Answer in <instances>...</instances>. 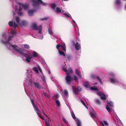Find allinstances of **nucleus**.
Here are the masks:
<instances>
[{
    "mask_svg": "<svg viewBox=\"0 0 126 126\" xmlns=\"http://www.w3.org/2000/svg\"><path fill=\"white\" fill-rule=\"evenodd\" d=\"M11 46L13 48L14 50L15 51L18 52L22 55L26 57V60L28 63L30 62V60L32 59L33 57H37L38 56V54L35 51H33L32 55L25 53L23 50L21 48H19L16 45H12Z\"/></svg>",
    "mask_w": 126,
    "mask_h": 126,
    "instance_id": "f257e3e1",
    "label": "nucleus"
},
{
    "mask_svg": "<svg viewBox=\"0 0 126 126\" xmlns=\"http://www.w3.org/2000/svg\"><path fill=\"white\" fill-rule=\"evenodd\" d=\"M63 70L66 73V76L65 78L66 82L67 84H69L72 79L71 77L69 76V73L72 74L73 73V70L71 68H70L68 70L64 69H63Z\"/></svg>",
    "mask_w": 126,
    "mask_h": 126,
    "instance_id": "f03ea898",
    "label": "nucleus"
},
{
    "mask_svg": "<svg viewBox=\"0 0 126 126\" xmlns=\"http://www.w3.org/2000/svg\"><path fill=\"white\" fill-rule=\"evenodd\" d=\"M13 36H9V37L8 38V39L7 40V41H5L3 40H2L1 41V42L2 43L4 44L6 46H7V45H10L11 46V44L9 42L11 40L12 38L13 37Z\"/></svg>",
    "mask_w": 126,
    "mask_h": 126,
    "instance_id": "7ed1b4c3",
    "label": "nucleus"
},
{
    "mask_svg": "<svg viewBox=\"0 0 126 126\" xmlns=\"http://www.w3.org/2000/svg\"><path fill=\"white\" fill-rule=\"evenodd\" d=\"M91 77L92 78L94 79H97L99 81L101 84H103V83L102 82L98 76H96L95 75H91Z\"/></svg>",
    "mask_w": 126,
    "mask_h": 126,
    "instance_id": "20e7f679",
    "label": "nucleus"
},
{
    "mask_svg": "<svg viewBox=\"0 0 126 126\" xmlns=\"http://www.w3.org/2000/svg\"><path fill=\"white\" fill-rule=\"evenodd\" d=\"M33 84L34 85L35 87L37 88L38 89H41L42 88V86L38 82H34Z\"/></svg>",
    "mask_w": 126,
    "mask_h": 126,
    "instance_id": "39448f33",
    "label": "nucleus"
},
{
    "mask_svg": "<svg viewBox=\"0 0 126 126\" xmlns=\"http://www.w3.org/2000/svg\"><path fill=\"white\" fill-rule=\"evenodd\" d=\"M31 28L34 30H37L38 29V27L37 24L35 23H33L32 24Z\"/></svg>",
    "mask_w": 126,
    "mask_h": 126,
    "instance_id": "423d86ee",
    "label": "nucleus"
},
{
    "mask_svg": "<svg viewBox=\"0 0 126 126\" xmlns=\"http://www.w3.org/2000/svg\"><path fill=\"white\" fill-rule=\"evenodd\" d=\"M37 0H32V2L33 3V7L38 6H39V3L37 2Z\"/></svg>",
    "mask_w": 126,
    "mask_h": 126,
    "instance_id": "0eeeda50",
    "label": "nucleus"
},
{
    "mask_svg": "<svg viewBox=\"0 0 126 126\" xmlns=\"http://www.w3.org/2000/svg\"><path fill=\"white\" fill-rule=\"evenodd\" d=\"M34 10H29L28 11V13L29 15L30 16H32L33 15V13L35 11Z\"/></svg>",
    "mask_w": 126,
    "mask_h": 126,
    "instance_id": "6e6552de",
    "label": "nucleus"
},
{
    "mask_svg": "<svg viewBox=\"0 0 126 126\" xmlns=\"http://www.w3.org/2000/svg\"><path fill=\"white\" fill-rule=\"evenodd\" d=\"M75 48L76 49L78 50L80 48V45L77 42L75 46Z\"/></svg>",
    "mask_w": 126,
    "mask_h": 126,
    "instance_id": "1a4fd4ad",
    "label": "nucleus"
},
{
    "mask_svg": "<svg viewBox=\"0 0 126 126\" xmlns=\"http://www.w3.org/2000/svg\"><path fill=\"white\" fill-rule=\"evenodd\" d=\"M84 85L86 88H88L89 87L90 85L88 81H86L84 82Z\"/></svg>",
    "mask_w": 126,
    "mask_h": 126,
    "instance_id": "9d476101",
    "label": "nucleus"
},
{
    "mask_svg": "<svg viewBox=\"0 0 126 126\" xmlns=\"http://www.w3.org/2000/svg\"><path fill=\"white\" fill-rule=\"evenodd\" d=\"M20 4L25 9H27L29 7L28 5V4H25L21 3H20Z\"/></svg>",
    "mask_w": 126,
    "mask_h": 126,
    "instance_id": "9b49d317",
    "label": "nucleus"
},
{
    "mask_svg": "<svg viewBox=\"0 0 126 126\" xmlns=\"http://www.w3.org/2000/svg\"><path fill=\"white\" fill-rule=\"evenodd\" d=\"M72 88L73 89V90L74 93L76 94H78V90L76 88V87L74 86H73Z\"/></svg>",
    "mask_w": 126,
    "mask_h": 126,
    "instance_id": "f8f14e48",
    "label": "nucleus"
},
{
    "mask_svg": "<svg viewBox=\"0 0 126 126\" xmlns=\"http://www.w3.org/2000/svg\"><path fill=\"white\" fill-rule=\"evenodd\" d=\"M90 89L91 90L98 91V89L97 87L95 86H94L93 87H91Z\"/></svg>",
    "mask_w": 126,
    "mask_h": 126,
    "instance_id": "ddd939ff",
    "label": "nucleus"
},
{
    "mask_svg": "<svg viewBox=\"0 0 126 126\" xmlns=\"http://www.w3.org/2000/svg\"><path fill=\"white\" fill-rule=\"evenodd\" d=\"M110 81L111 83H115L117 82V79H114L113 78H110Z\"/></svg>",
    "mask_w": 126,
    "mask_h": 126,
    "instance_id": "4468645a",
    "label": "nucleus"
},
{
    "mask_svg": "<svg viewBox=\"0 0 126 126\" xmlns=\"http://www.w3.org/2000/svg\"><path fill=\"white\" fill-rule=\"evenodd\" d=\"M106 109L109 113H110L112 111H113V110L112 109H110L108 105L106 106Z\"/></svg>",
    "mask_w": 126,
    "mask_h": 126,
    "instance_id": "2eb2a0df",
    "label": "nucleus"
},
{
    "mask_svg": "<svg viewBox=\"0 0 126 126\" xmlns=\"http://www.w3.org/2000/svg\"><path fill=\"white\" fill-rule=\"evenodd\" d=\"M75 73L76 75H77L79 78H81V76L78 70L76 69V70Z\"/></svg>",
    "mask_w": 126,
    "mask_h": 126,
    "instance_id": "dca6fc26",
    "label": "nucleus"
},
{
    "mask_svg": "<svg viewBox=\"0 0 126 126\" xmlns=\"http://www.w3.org/2000/svg\"><path fill=\"white\" fill-rule=\"evenodd\" d=\"M56 5L54 3H52L51 4V6L52 9L53 10H55V8L56 7Z\"/></svg>",
    "mask_w": 126,
    "mask_h": 126,
    "instance_id": "f3484780",
    "label": "nucleus"
},
{
    "mask_svg": "<svg viewBox=\"0 0 126 126\" xmlns=\"http://www.w3.org/2000/svg\"><path fill=\"white\" fill-rule=\"evenodd\" d=\"M73 78H72V80H74L75 81H77L78 79V78L77 77L74 75H73L72 76Z\"/></svg>",
    "mask_w": 126,
    "mask_h": 126,
    "instance_id": "a211bd4d",
    "label": "nucleus"
},
{
    "mask_svg": "<svg viewBox=\"0 0 126 126\" xmlns=\"http://www.w3.org/2000/svg\"><path fill=\"white\" fill-rule=\"evenodd\" d=\"M96 115V113L94 111L91 113V117H95Z\"/></svg>",
    "mask_w": 126,
    "mask_h": 126,
    "instance_id": "6ab92c4d",
    "label": "nucleus"
},
{
    "mask_svg": "<svg viewBox=\"0 0 126 126\" xmlns=\"http://www.w3.org/2000/svg\"><path fill=\"white\" fill-rule=\"evenodd\" d=\"M59 53L60 55H62L63 56H65V55L64 52L63 51H61L59 49Z\"/></svg>",
    "mask_w": 126,
    "mask_h": 126,
    "instance_id": "aec40b11",
    "label": "nucleus"
},
{
    "mask_svg": "<svg viewBox=\"0 0 126 126\" xmlns=\"http://www.w3.org/2000/svg\"><path fill=\"white\" fill-rule=\"evenodd\" d=\"M55 12L57 13H60L61 12V10L58 7H57L56 8V9Z\"/></svg>",
    "mask_w": 126,
    "mask_h": 126,
    "instance_id": "412c9836",
    "label": "nucleus"
},
{
    "mask_svg": "<svg viewBox=\"0 0 126 126\" xmlns=\"http://www.w3.org/2000/svg\"><path fill=\"white\" fill-rule=\"evenodd\" d=\"M77 126H81V123L80 120L77 119Z\"/></svg>",
    "mask_w": 126,
    "mask_h": 126,
    "instance_id": "4be33fe9",
    "label": "nucleus"
},
{
    "mask_svg": "<svg viewBox=\"0 0 126 126\" xmlns=\"http://www.w3.org/2000/svg\"><path fill=\"white\" fill-rule=\"evenodd\" d=\"M40 112H37L36 113L38 116L43 120H44V119L41 115Z\"/></svg>",
    "mask_w": 126,
    "mask_h": 126,
    "instance_id": "5701e85b",
    "label": "nucleus"
},
{
    "mask_svg": "<svg viewBox=\"0 0 126 126\" xmlns=\"http://www.w3.org/2000/svg\"><path fill=\"white\" fill-rule=\"evenodd\" d=\"M103 96H101L100 97L103 100H105L107 98L106 95L104 94H103Z\"/></svg>",
    "mask_w": 126,
    "mask_h": 126,
    "instance_id": "b1692460",
    "label": "nucleus"
},
{
    "mask_svg": "<svg viewBox=\"0 0 126 126\" xmlns=\"http://www.w3.org/2000/svg\"><path fill=\"white\" fill-rule=\"evenodd\" d=\"M24 47L27 49H29L30 48V46L27 44H24Z\"/></svg>",
    "mask_w": 126,
    "mask_h": 126,
    "instance_id": "393cba45",
    "label": "nucleus"
},
{
    "mask_svg": "<svg viewBox=\"0 0 126 126\" xmlns=\"http://www.w3.org/2000/svg\"><path fill=\"white\" fill-rule=\"evenodd\" d=\"M63 92L65 96H67L68 95V92L66 90H64Z\"/></svg>",
    "mask_w": 126,
    "mask_h": 126,
    "instance_id": "a878e982",
    "label": "nucleus"
},
{
    "mask_svg": "<svg viewBox=\"0 0 126 126\" xmlns=\"http://www.w3.org/2000/svg\"><path fill=\"white\" fill-rule=\"evenodd\" d=\"M71 115L72 118L74 119H76V117L75 116L74 114L73 111L71 112Z\"/></svg>",
    "mask_w": 126,
    "mask_h": 126,
    "instance_id": "bb28decb",
    "label": "nucleus"
},
{
    "mask_svg": "<svg viewBox=\"0 0 126 126\" xmlns=\"http://www.w3.org/2000/svg\"><path fill=\"white\" fill-rule=\"evenodd\" d=\"M56 103L57 104V106L59 107L60 106V102L58 100H56L55 101Z\"/></svg>",
    "mask_w": 126,
    "mask_h": 126,
    "instance_id": "cd10ccee",
    "label": "nucleus"
},
{
    "mask_svg": "<svg viewBox=\"0 0 126 126\" xmlns=\"http://www.w3.org/2000/svg\"><path fill=\"white\" fill-rule=\"evenodd\" d=\"M41 4L43 5H45L46 4V3L43 2L41 0H37Z\"/></svg>",
    "mask_w": 126,
    "mask_h": 126,
    "instance_id": "c85d7f7f",
    "label": "nucleus"
},
{
    "mask_svg": "<svg viewBox=\"0 0 126 126\" xmlns=\"http://www.w3.org/2000/svg\"><path fill=\"white\" fill-rule=\"evenodd\" d=\"M33 70L36 73H39L38 71L37 68L36 67H34L33 69Z\"/></svg>",
    "mask_w": 126,
    "mask_h": 126,
    "instance_id": "c756f323",
    "label": "nucleus"
},
{
    "mask_svg": "<svg viewBox=\"0 0 126 126\" xmlns=\"http://www.w3.org/2000/svg\"><path fill=\"white\" fill-rule=\"evenodd\" d=\"M20 24L22 25L25 26L26 24V23L24 21H21Z\"/></svg>",
    "mask_w": 126,
    "mask_h": 126,
    "instance_id": "7c9ffc66",
    "label": "nucleus"
},
{
    "mask_svg": "<svg viewBox=\"0 0 126 126\" xmlns=\"http://www.w3.org/2000/svg\"><path fill=\"white\" fill-rule=\"evenodd\" d=\"M108 104L110 106L113 107V103L111 101H109L108 102Z\"/></svg>",
    "mask_w": 126,
    "mask_h": 126,
    "instance_id": "2f4dec72",
    "label": "nucleus"
},
{
    "mask_svg": "<svg viewBox=\"0 0 126 126\" xmlns=\"http://www.w3.org/2000/svg\"><path fill=\"white\" fill-rule=\"evenodd\" d=\"M20 3H18V5H20V6H19V8L18 10L19 11H21L22 9V8L23 7L21 5V4H20Z\"/></svg>",
    "mask_w": 126,
    "mask_h": 126,
    "instance_id": "473e14b6",
    "label": "nucleus"
},
{
    "mask_svg": "<svg viewBox=\"0 0 126 126\" xmlns=\"http://www.w3.org/2000/svg\"><path fill=\"white\" fill-rule=\"evenodd\" d=\"M61 47L62 48L63 50L64 51H66V48H65V46H64L62 45H61Z\"/></svg>",
    "mask_w": 126,
    "mask_h": 126,
    "instance_id": "72a5a7b5",
    "label": "nucleus"
},
{
    "mask_svg": "<svg viewBox=\"0 0 126 126\" xmlns=\"http://www.w3.org/2000/svg\"><path fill=\"white\" fill-rule=\"evenodd\" d=\"M97 94L99 96H101L102 95L104 94L103 93H102L100 91L98 92L97 93Z\"/></svg>",
    "mask_w": 126,
    "mask_h": 126,
    "instance_id": "f704fd0d",
    "label": "nucleus"
},
{
    "mask_svg": "<svg viewBox=\"0 0 126 126\" xmlns=\"http://www.w3.org/2000/svg\"><path fill=\"white\" fill-rule=\"evenodd\" d=\"M96 102L98 105H100L101 104L100 101L99 99H97L95 101Z\"/></svg>",
    "mask_w": 126,
    "mask_h": 126,
    "instance_id": "c9c22d12",
    "label": "nucleus"
},
{
    "mask_svg": "<svg viewBox=\"0 0 126 126\" xmlns=\"http://www.w3.org/2000/svg\"><path fill=\"white\" fill-rule=\"evenodd\" d=\"M39 28L38 32L39 33H40L42 32V26L41 25H40L39 26Z\"/></svg>",
    "mask_w": 126,
    "mask_h": 126,
    "instance_id": "e433bc0d",
    "label": "nucleus"
},
{
    "mask_svg": "<svg viewBox=\"0 0 126 126\" xmlns=\"http://www.w3.org/2000/svg\"><path fill=\"white\" fill-rule=\"evenodd\" d=\"M33 107L35 110L37 112H40V111L35 106L34 107Z\"/></svg>",
    "mask_w": 126,
    "mask_h": 126,
    "instance_id": "4c0bfd02",
    "label": "nucleus"
},
{
    "mask_svg": "<svg viewBox=\"0 0 126 126\" xmlns=\"http://www.w3.org/2000/svg\"><path fill=\"white\" fill-rule=\"evenodd\" d=\"M19 20H20V19L19 17H17L16 18V22L18 24H20Z\"/></svg>",
    "mask_w": 126,
    "mask_h": 126,
    "instance_id": "58836bf2",
    "label": "nucleus"
},
{
    "mask_svg": "<svg viewBox=\"0 0 126 126\" xmlns=\"http://www.w3.org/2000/svg\"><path fill=\"white\" fill-rule=\"evenodd\" d=\"M121 3V1L120 0H116V4L117 5H120Z\"/></svg>",
    "mask_w": 126,
    "mask_h": 126,
    "instance_id": "ea45409f",
    "label": "nucleus"
},
{
    "mask_svg": "<svg viewBox=\"0 0 126 126\" xmlns=\"http://www.w3.org/2000/svg\"><path fill=\"white\" fill-rule=\"evenodd\" d=\"M48 19V17H45L40 19V20L41 21L46 20H47Z\"/></svg>",
    "mask_w": 126,
    "mask_h": 126,
    "instance_id": "a19ab883",
    "label": "nucleus"
},
{
    "mask_svg": "<svg viewBox=\"0 0 126 126\" xmlns=\"http://www.w3.org/2000/svg\"><path fill=\"white\" fill-rule=\"evenodd\" d=\"M64 15L65 16H66L67 17H69V18H72V17L70 15H68L66 14V13H64Z\"/></svg>",
    "mask_w": 126,
    "mask_h": 126,
    "instance_id": "79ce46f5",
    "label": "nucleus"
},
{
    "mask_svg": "<svg viewBox=\"0 0 126 126\" xmlns=\"http://www.w3.org/2000/svg\"><path fill=\"white\" fill-rule=\"evenodd\" d=\"M30 100H31V102L33 106V107H34L35 106L33 100L32 99H31Z\"/></svg>",
    "mask_w": 126,
    "mask_h": 126,
    "instance_id": "37998d69",
    "label": "nucleus"
},
{
    "mask_svg": "<svg viewBox=\"0 0 126 126\" xmlns=\"http://www.w3.org/2000/svg\"><path fill=\"white\" fill-rule=\"evenodd\" d=\"M9 25L10 26L12 27L13 26V23L12 21H9L8 22Z\"/></svg>",
    "mask_w": 126,
    "mask_h": 126,
    "instance_id": "c03bdc74",
    "label": "nucleus"
},
{
    "mask_svg": "<svg viewBox=\"0 0 126 126\" xmlns=\"http://www.w3.org/2000/svg\"><path fill=\"white\" fill-rule=\"evenodd\" d=\"M66 58H67L68 60H70L71 58V57L69 55H66L65 56Z\"/></svg>",
    "mask_w": 126,
    "mask_h": 126,
    "instance_id": "a18cd8bd",
    "label": "nucleus"
},
{
    "mask_svg": "<svg viewBox=\"0 0 126 126\" xmlns=\"http://www.w3.org/2000/svg\"><path fill=\"white\" fill-rule=\"evenodd\" d=\"M13 26L14 27L16 28L18 27V25L15 22H14L13 24Z\"/></svg>",
    "mask_w": 126,
    "mask_h": 126,
    "instance_id": "49530a36",
    "label": "nucleus"
},
{
    "mask_svg": "<svg viewBox=\"0 0 126 126\" xmlns=\"http://www.w3.org/2000/svg\"><path fill=\"white\" fill-rule=\"evenodd\" d=\"M82 88L80 86H78L77 88V90L79 91H81L82 90Z\"/></svg>",
    "mask_w": 126,
    "mask_h": 126,
    "instance_id": "de8ad7c7",
    "label": "nucleus"
},
{
    "mask_svg": "<svg viewBox=\"0 0 126 126\" xmlns=\"http://www.w3.org/2000/svg\"><path fill=\"white\" fill-rule=\"evenodd\" d=\"M45 122L46 126H50L49 123L48 122L45 121Z\"/></svg>",
    "mask_w": 126,
    "mask_h": 126,
    "instance_id": "09e8293b",
    "label": "nucleus"
},
{
    "mask_svg": "<svg viewBox=\"0 0 126 126\" xmlns=\"http://www.w3.org/2000/svg\"><path fill=\"white\" fill-rule=\"evenodd\" d=\"M11 33L12 35H14L16 33V32L14 30H12L11 32Z\"/></svg>",
    "mask_w": 126,
    "mask_h": 126,
    "instance_id": "8fccbe9b",
    "label": "nucleus"
},
{
    "mask_svg": "<svg viewBox=\"0 0 126 126\" xmlns=\"http://www.w3.org/2000/svg\"><path fill=\"white\" fill-rule=\"evenodd\" d=\"M63 121L65 123H67V121L66 120V119L64 118H63Z\"/></svg>",
    "mask_w": 126,
    "mask_h": 126,
    "instance_id": "3c124183",
    "label": "nucleus"
},
{
    "mask_svg": "<svg viewBox=\"0 0 126 126\" xmlns=\"http://www.w3.org/2000/svg\"><path fill=\"white\" fill-rule=\"evenodd\" d=\"M61 45H56V47L57 49L58 50V51H59V47H61Z\"/></svg>",
    "mask_w": 126,
    "mask_h": 126,
    "instance_id": "603ef678",
    "label": "nucleus"
},
{
    "mask_svg": "<svg viewBox=\"0 0 126 126\" xmlns=\"http://www.w3.org/2000/svg\"><path fill=\"white\" fill-rule=\"evenodd\" d=\"M104 123L107 126H108V125H109L108 124L107 121H104Z\"/></svg>",
    "mask_w": 126,
    "mask_h": 126,
    "instance_id": "864d4df0",
    "label": "nucleus"
},
{
    "mask_svg": "<svg viewBox=\"0 0 126 126\" xmlns=\"http://www.w3.org/2000/svg\"><path fill=\"white\" fill-rule=\"evenodd\" d=\"M48 32L49 33L50 35H52L53 34V32L51 31V30H48Z\"/></svg>",
    "mask_w": 126,
    "mask_h": 126,
    "instance_id": "5fc2aeb1",
    "label": "nucleus"
},
{
    "mask_svg": "<svg viewBox=\"0 0 126 126\" xmlns=\"http://www.w3.org/2000/svg\"><path fill=\"white\" fill-rule=\"evenodd\" d=\"M37 67H38V69L39 70V71L41 72H42V70L41 69V68L40 67V66L38 65V66H37Z\"/></svg>",
    "mask_w": 126,
    "mask_h": 126,
    "instance_id": "6e6d98bb",
    "label": "nucleus"
},
{
    "mask_svg": "<svg viewBox=\"0 0 126 126\" xmlns=\"http://www.w3.org/2000/svg\"><path fill=\"white\" fill-rule=\"evenodd\" d=\"M81 101L83 105H84L85 106H86L85 104V103H84V102L83 100H81Z\"/></svg>",
    "mask_w": 126,
    "mask_h": 126,
    "instance_id": "4d7b16f0",
    "label": "nucleus"
},
{
    "mask_svg": "<svg viewBox=\"0 0 126 126\" xmlns=\"http://www.w3.org/2000/svg\"><path fill=\"white\" fill-rule=\"evenodd\" d=\"M18 15L19 16H22V13L21 12H18Z\"/></svg>",
    "mask_w": 126,
    "mask_h": 126,
    "instance_id": "13d9d810",
    "label": "nucleus"
},
{
    "mask_svg": "<svg viewBox=\"0 0 126 126\" xmlns=\"http://www.w3.org/2000/svg\"><path fill=\"white\" fill-rule=\"evenodd\" d=\"M2 36L3 37L5 38V39H6V37H5V34L4 33L2 35Z\"/></svg>",
    "mask_w": 126,
    "mask_h": 126,
    "instance_id": "bf43d9fd",
    "label": "nucleus"
},
{
    "mask_svg": "<svg viewBox=\"0 0 126 126\" xmlns=\"http://www.w3.org/2000/svg\"><path fill=\"white\" fill-rule=\"evenodd\" d=\"M44 94L45 96H46V97L48 96V94L46 93H44Z\"/></svg>",
    "mask_w": 126,
    "mask_h": 126,
    "instance_id": "052dcab7",
    "label": "nucleus"
},
{
    "mask_svg": "<svg viewBox=\"0 0 126 126\" xmlns=\"http://www.w3.org/2000/svg\"><path fill=\"white\" fill-rule=\"evenodd\" d=\"M56 98H57V99H58L59 97V95H58V94H56Z\"/></svg>",
    "mask_w": 126,
    "mask_h": 126,
    "instance_id": "680f3d73",
    "label": "nucleus"
},
{
    "mask_svg": "<svg viewBox=\"0 0 126 126\" xmlns=\"http://www.w3.org/2000/svg\"><path fill=\"white\" fill-rule=\"evenodd\" d=\"M42 111L43 112V113L44 114V115L45 116H46L48 118V117L47 116L46 114H45V113L44 112V111H43V110H42Z\"/></svg>",
    "mask_w": 126,
    "mask_h": 126,
    "instance_id": "e2e57ef3",
    "label": "nucleus"
},
{
    "mask_svg": "<svg viewBox=\"0 0 126 126\" xmlns=\"http://www.w3.org/2000/svg\"><path fill=\"white\" fill-rule=\"evenodd\" d=\"M101 124L103 126H105L103 123L102 122H101Z\"/></svg>",
    "mask_w": 126,
    "mask_h": 126,
    "instance_id": "0e129e2a",
    "label": "nucleus"
},
{
    "mask_svg": "<svg viewBox=\"0 0 126 126\" xmlns=\"http://www.w3.org/2000/svg\"><path fill=\"white\" fill-rule=\"evenodd\" d=\"M73 22L74 23H76L75 22V21L74 20H73Z\"/></svg>",
    "mask_w": 126,
    "mask_h": 126,
    "instance_id": "69168bd1",
    "label": "nucleus"
},
{
    "mask_svg": "<svg viewBox=\"0 0 126 126\" xmlns=\"http://www.w3.org/2000/svg\"><path fill=\"white\" fill-rule=\"evenodd\" d=\"M63 1H68V0H62Z\"/></svg>",
    "mask_w": 126,
    "mask_h": 126,
    "instance_id": "338daca9",
    "label": "nucleus"
},
{
    "mask_svg": "<svg viewBox=\"0 0 126 126\" xmlns=\"http://www.w3.org/2000/svg\"><path fill=\"white\" fill-rule=\"evenodd\" d=\"M123 1H126V0H122Z\"/></svg>",
    "mask_w": 126,
    "mask_h": 126,
    "instance_id": "774afa93",
    "label": "nucleus"
}]
</instances>
